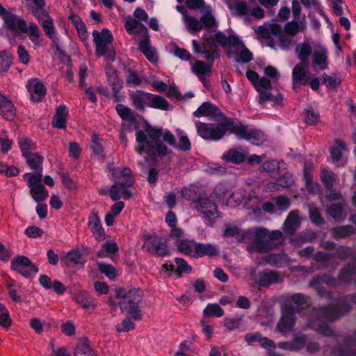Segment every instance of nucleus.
<instances>
[{
    "mask_svg": "<svg viewBox=\"0 0 356 356\" xmlns=\"http://www.w3.org/2000/svg\"><path fill=\"white\" fill-rule=\"evenodd\" d=\"M344 201H341L338 203L332 204L328 209L327 212L332 218L335 220H342L345 218L346 213L344 211L345 207Z\"/></svg>",
    "mask_w": 356,
    "mask_h": 356,
    "instance_id": "37998d69",
    "label": "nucleus"
},
{
    "mask_svg": "<svg viewBox=\"0 0 356 356\" xmlns=\"http://www.w3.org/2000/svg\"><path fill=\"white\" fill-rule=\"evenodd\" d=\"M26 160V163L29 166L35 171V172H40L42 174V163L43 157L39 155L38 153H31L24 155Z\"/></svg>",
    "mask_w": 356,
    "mask_h": 356,
    "instance_id": "79ce46f5",
    "label": "nucleus"
},
{
    "mask_svg": "<svg viewBox=\"0 0 356 356\" xmlns=\"http://www.w3.org/2000/svg\"><path fill=\"white\" fill-rule=\"evenodd\" d=\"M95 353V351L90 348L88 341L83 340L77 344L74 356H92Z\"/></svg>",
    "mask_w": 356,
    "mask_h": 356,
    "instance_id": "603ef678",
    "label": "nucleus"
},
{
    "mask_svg": "<svg viewBox=\"0 0 356 356\" xmlns=\"http://www.w3.org/2000/svg\"><path fill=\"white\" fill-rule=\"evenodd\" d=\"M196 118L207 117L210 119H221L225 118L220 109L213 104L205 102L193 112Z\"/></svg>",
    "mask_w": 356,
    "mask_h": 356,
    "instance_id": "aec40b11",
    "label": "nucleus"
},
{
    "mask_svg": "<svg viewBox=\"0 0 356 356\" xmlns=\"http://www.w3.org/2000/svg\"><path fill=\"white\" fill-rule=\"evenodd\" d=\"M138 49L150 62L155 63L157 61V53L156 49L150 45L149 37H146V38H143L140 40Z\"/></svg>",
    "mask_w": 356,
    "mask_h": 356,
    "instance_id": "72a5a7b5",
    "label": "nucleus"
},
{
    "mask_svg": "<svg viewBox=\"0 0 356 356\" xmlns=\"http://www.w3.org/2000/svg\"><path fill=\"white\" fill-rule=\"evenodd\" d=\"M89 227L96 238L101 239L104 236V232L102 227L100 220L97 217L90 218Z\"/></svg>",
    "mask_w": 356,
    "mask_h": 356,
    "instance_id": "5fc2aeb1",
    "label": "nucleus"
},
{
    "mask_svg": "<svg viewBox=\"0 0 356 356\" xmlns=\"http://www.w3.org/2000/svg\"><path fill=\"white\" fill-rule=\"evenodd\" d=\"M137 146L136 152L141 154L143 153L153 154L155 151L161 156L168 154V148L161 141H150L145 133L141 130L136 133Z\"/></svg>",
    "mask_w": 356,
    "mask_h": 356,
    "instance_id": "6e6552de",
    "label": "nucleus"
},
{
    "mask_svg": "<svg viewBox=\"0 0 356 356\" xmlns=\"http://www.w3.org/2000/svg\"><path fill=\"white\" fill-rule=\"evenodd\" d=\"M11 269L21 274L25 277L34 276L38 268L26 256L20 255L14 257L10 264Z\"/></svg>",
    "mask_w": 356,
    "mask_h": 356,
    "instance_id": "f8f14e48",
    "label": "nucleus"
},
{
    "mask_svg": "<svg viewBox=\"0 0 356 356\" xmlns=\"http://www.w3.org/2000/svg\"><path fill=\"white\" fill-rule=\"evenodd\" d=\"M238 3H244L246 6L247 11L245 14H241L238 10H237V7L234 6L232 8L229 7V8L231 10H233L235 12L236 15L238 16H243V15H251L258 19H261L264 17V11L262 8H261L259 6H256L253 8L252 9H250L247 5V3L242 1V0H236V1Z\"/></svg>",
    "mask_w": 356,
    "mask_h": 356,
    "instance_id": "a18cd8bd",
    "label": "nucleus"
},
{
    "mask_svg": "<svg viewBox=\"0 0 356 356\" xmlns=\"http://www.w3.org/2000/svg\"><path fill=\"white\" fill-rule=\"evenodd\" d=\"M143 293L138 289H133L127 292L120 289L117 291V297L122 298L120 307L122 312H127L134 321L141 319V312L138 309V304L141 301Z\"/></svg>",
    "mask_w": 356,
    "mask_h": 356,
    "instance_id": "39448f33",
    "label": "nucleus"
},
{
    "mask_svg": "<svg viewBox=\"0 0 356 356\" xmlns=\"http://www.w3.org/2000/svg\"><path fill=\"white\" fill-rule=\"evenodd\" d=\"M193 51L196 54H202L204 58L209 63L206 64L203 61L197 60L192 65L193 72L199 78L200 80H204L206 75L211 71V63L215 58L219 57V53L217 49V45L212 41L207 39L202 45H200L195 40L192 41Z\"/></svg>",
    "mask_w": 356,
    "mask_h": 356,
    "instance_id": "f03ea898",
    "label": "nucleus"
},
{
    "mask_svg": "<svg viewBox=\"0 0 356 356\" xmlns=\"http://www.w3.org/2000/svg\"><path fill=\"white\" fill-rule=\"evenodd\" d=\"M355 232L356 229H355L352 225H343L333 228L332 230V235L333 238L340 239L348 237Z\"/></svg>",
    "mask_w": 356,
    "mask_h": 356,
    "instance_id": "de8ad7c7",
    "label": "nucleus"
},
{
    "mask_svg": "<svg viewBox=\"0 0 356 356\" xmlns=\"http://www.w3.org/2000/svg\"><path fill=\"white\" fill-rule=\"evenodd\" d=\"M355 274L356 266L355 264H348L340 270L337 280L329 275L323 274L321 276L314 277L309 282V286L316 290L319 296L328 298L330 297V293L323 289V284H325L329 286H334L338 283H348L354 280Z\"/></svg>",
    "mask_w": 356,
    "mask_h": 356,
    "instance_id": "7ed1b4c3",
    "label": "nucleus"
},
{
    "mask_svg": "<svg viewBox=\"0 0 356 356\" xmlns=\"http://www.w3.org/2000/svg\"><path fill=\"white\" fill-rule=\"evenodd\" d=\"M97 268L102 273L105 274L109 278H114L116 276L115 268L110 264L98 262Z\"/></svg>",
    "mask_w": 356,
    "mask_h": 356,
    "instance_id": "0e129e2a",
    "label": "nucleus"
},
{
    "mask_svg": "<svg viewBox=\"0 0 356 356\" xmlns=\"http://www.w3.org/2000/svg\"><path fill=\"white\" fill-rule=\"evenodd\" d=\"M149 107L163 111H168L170 109V105L163 97L150 93Z\"/></svg>",
    "mask_w": 356,
    "mask_h": 356,
    "instance_id": "49530a36",
    "label": "nucleus"
},
{
    "mask_svg": "<svg viewBox=\"0 0 356 356\" xmlns=\"http://www.w3.org/2000/svg\"><path fill=\"white\" fill-rule=\"evenodd\" d=\"M225 134L227 131H229L230 134H235L238 138L247 139L250 130L248 127L228 118H225Z\"/></svg>",
    "mask_w": 356,
    "mask_h": 356,
    "instance_id": "4be33fe9",
    "label": "nucleus"
},
{
    "mask_svg": "<svg viewBox=\"0 0 356 356\" xmlns=\"http://www.w3.org/2000/svg\"><path fill=\"white\" fill-rule=\"evenodd\" d=\"M245 342L249 346H253L255 343H258L262 348L266 350L275 348V343L266 337H262L261 334L258 332L248 333L244 337Z\"/></svg>",
    "mask_w": 356,
    "mask_h": 356,
    "instance_id": "b1692460",
    "label": "nucleus"
},
{
    "mask_svg": "<svg viewBox=\"0 0 356 356\" xmlns=\"http://www.w3.org/2000/svg\"><path fill=\"white\" fill-rule=\"evenodd\" d=\"M222 158L227 162L241 163L245 160V155L237 150L229 149L223 154Z\"/></svg>",
    "mask_w": 356,
    "mask_h": 356,
    "instance_id": "3c124183",
    "label": "nucleus"
},
{
    "mask_svg": "<svg viewBox=\"0 0 356 356\" xmlns=\"http://www.w3.org/2000/svg\"><path fill=\"white\" fill-rule=\"evenodd\" d=\"M215 40L225 48L228 53L229 50L234 47L239 38L236 35L227 36L224 33L218 32L215 34Z\"/></svg>",
    "mask_w": 356,
    "mask_h": 356,
    "instance_id": "e433bc0d",
    "label": "nucleus"
},
{
    "mask_svg": "<svg viewBox=\"0 0 356 356\" xmlns=\"http://www.w3.org/2000/svg\"><path fill=\"white\" fill-rule=\"evenodd\" d=\"M150 93L143 90H136L130 95L133 105L139 111H144L146 106L149 107Z\"/></svg>",
    "mask_w": 356,
    "mask_h": 356,
    "instance_id": "7c9ffc66",
    "label": "nucleus"
},
{
    "mask_svg": "<svg viewBox=\"0 0 356 356\" xmlns=\"http://www.w3.org/2000/svg\"><path fill=\"white\" fill-rule=\"evenodd\" d=\"M312 65L318 67L321 70H324L328 67L327 62V50L321 46L314 48L312 55Z\"/></svg>",
    "mask_w": 356,
    "mask_h": 356,
    "instance_id": "bb28decb",
    "label": "nucleus"
},
{
    "mask_svg": "<svg viewBox=\"0 0 356 356\" xmlns=\"http://www.w3.org/2000/svg\"><path fill=\"white\" fill-rule=\"evenodd\" d=\"M348 300L356 304V293L340 300L337 305H329L319 309H313L312 313L314 319L309 322L308 327L320 334L330 336L333 332L325 321H332L348 313L350 310V307L347 303Z\"/></svg>",
    "mask_w": 356,
    "mask_h": 356,
    "instance_id": "f257e3e1",
    "label": "nucleus"
},
{
    "mask_svg": "<svg viewBox=\"0 0 356 356\" xmlns=\"http://www.w3.org/2000/svg\"><path fill=\"white\" fill-rule=\"evenodd\" d=\"M304 63L297 64L292 71L293 89L296 90L300 85H307L309 83V77L307 76V67Z\"/></svg>",
    "mask_w": 356,
    "mask_h": 356,
    "instance_id": "412c9836",
    "label": "nucleus"
},
{
    "mask_svg": "<svg viewBox=\"0 0 356 356\" xmlns=\"http://www.w3.org/2000/svg\"><path fill=\"white\" fill-rule=\"evenodd\" d=\"M175 261L176 266L172 264H165L162 266V269L168 272L169 275L180 277L182 273H189L192 271L191 267L184 259L177 257Z\"/></svg>",
    "mask_w": 356,
    "mask_h": 356,
    "instance_id": "5701e85b",
    "label": "nucleus"
},
{
    "mask_svg": "<svg viewBox=\"0 0 356 356\" xmlns=\"http://www.w3.org/2000/svg\"><path fill=\"white\" fill-rule=\"evenodd\" d=\"M24 179L27 180L30 188V194L36 202L44 201L49 196V193L41 184L42 174L35 172L34 174L25 173Z\"/></svg>",
    "mask_w": 356,
    "mask_h": 356,
    "instance_id": "9d476101",
    "label": "nucleus"
},
{
    "mask_svg": "<svg viewBox=\"0 0 356 356\" xmlns=\"http://www.w3.org/2000/svg\"><path fill=\"white\" fill-rule=\"evenodd\" d=\"M14 8L6 10L0 3V16L3 20L4 26L15 33H25L26 24L25 21L15 13Z\"/></svg>",
    "mask_w": 356,
    "mask_h": 356,
    "instance_id": "9b49d317",
    "label": "nucleus"
},
{
    "mask_svg": "<svg viewBox=\"0 0 356 356\" xmlns=\"http://www.w3.org/2000/svg\"><path fill=\"white\" fill-rule=\"evenodd\" d=\"M306 29L307 21L305 16L303 15L302 19H293L287 22L284 27V31L286 35L294 36L303 32Z\"/></svg>",
    "mask_w": 356,
    "mask_h": 356,
    "instance_id": "cd10ccee",
    "label": "nucleus"
},
{
    "mask_svg": "<svg viewBox=\"0 0 356 356\" xmlns=\"http://www.w3.org/2000/svg\"><path fill=\"white\" fill-rule=\"evenodd\" d=\"M92 36L97 56H102L108 54L111 59L113 60L115 54L112 47L113 35L110 31L106 29H103L101 32L94 30Z\"/></svg>",
    "mask_w": 356,
    "mask_h": 356,
    "instance_id": "1a4fd4ad",
    "label": "nucleus"
},
{
    "mask_svg": "<svg viewBox=\"0 0 356 356\" xmlns=\"http://www.w3.org/2000/svg\"><path fill=\"white\" fill-rule=\"evenodd\" d=\"M225 118L218 119L220 123H205L200 121L195 122L197 133L204 140L217 141L225 136Z\"/></svg>",
    "mask_w": 356,
    "mask_h": 356,
    "instance_id": "0eeeda50",
    "label": "nucleus"
},
{
    "mask_svg": "<svg viewBox=\"0 0 356 356\" xmlns=\"http://www.w3.org/2000/svg\"><path fill=\"white\" fill-rule=\"evenodd\" d=\"M315 237L316 235L313 232L309 234H300L291 238V243L298 247L304 243L312 241Z\"/></svg>",
    "mask_w": 356,
    "mask_h": 356,
    "instance_id": "e2e57ef3",
    "label": "nucleus"
},
{
    "mask_svg": "<svg viewBox=\"0 0 356 356\" xmlns=\"http://www.w3.org/2000/svg\"><path fill=\"white\" fill-rule=\"evenodd\" d=\"M106 74L108 83L112 87L115 101L119 102L120 100V97L118 95V92L122 88V81L118 78L115 70H110L106 72Z\"/></svg>",
    "mask_w": 356,
    "mask_h": 356,
    "instance_id": "4c0bfd02",
    "label": "nucleus"
},
{
    "mask_svg": "<svg viewBox=\"0 0 356 356\" xmlns=\"http://www.w3.org/2000/svg\"><path fill=\"white\" fill-rule=\"evenodd\" d=\"M215 40L225 48L228 53L229 50L234 47L239 38L236 35L227 36L224 33L218 32L215 34Z\"/></svg>",
    "mask_w": 356,
    "mask_h": 356,
    "instance_id": "c9c22d12",
    "label": "nucleus"
},
{
    "mask_svg": "<svg viewBox=\"0 0 356 356\" xmlns=\"http://www.w3.org/2000/svg\"><path fill=\"white\" fill-rule=\"evenodd\" d=\"M246 140L254 145H259L266 140V136L261 131L250 129Z\"/></svg>",
    "mask_w": 356,
    "mask_h": 356,
    "instance_id": "4d7b16f0",
    "label": "nucleus"
},
{
    "mask_svg": "<svg viewBox=\"0 0 356 356\" xmlns=\"http://www.w3.org/2000/svg\"><path fill=\"white\" fill-rule=\"evenodd\" d=\"M228 56L236 62L248 63L253 58L252 54L239 39L233 49L229 51Z\"/></svg>",
    "mask_w": 356,
    "mask_h": 356,
    "instance_id": "6ab92c4d",
    "label": "nucleus"
},
{
    "mask_svg": "<svg viewBox=\"0 0 356 356\" xmlns=\"http://www.w3.org/2000/svg\"><path fill=\"white\" fill-rule=\"evenodd\" d=\"M31 99L34 102H40L46 94V88L42 83L36 80L29 81L27 85Z\"/></svg>",
    "mask_w": 356,
    "mask_h": 356,
    "instance_id": "c85d7f7f",
    "label": "nucleus"
},
{
    "mask_svg": "<svg viewBox=\"0 0 356 356\" xmlns=\"http://www.w3.org/2000/svg\"><path fill=\"white\" fill-rule=\"evenodd\" d=\"M191 207L202 215L204 222L207 225L212 226L216 220L219 218L218 207L213 200L207 195H201L197 200H193Z\"/></svg>",
    "mask_w": 356,
    "mask_h": 356,
    "instance_id": "423d86ee",
    "label": "nucleus"
},
{
    "mask_svg": "<svg viewBox=\"0 0 356 356\" xmlns=\"http://www.w3.org/2000/svg\"><path fill=\"white\" fill-rule=\"evenodd\" d=\"M108 192L113 201H117L121 197H123L124 200H129L131 195L127 187H122L115 182L111 186Z\"/></svg>",
    "mask_w": 356,
    "mask_h": 356,
    "instance_id": "a19ab883",
    "label": "nucleus"
},
{
    "mask_svg": "<svg viewBox=\"0 0 356 356\" xmlns=\"http://www.w3.org/2000/svg\"><path fill=\"white\" fill-rule=\"evenodd\" d=\"M39 282L47 290L53 289L57 294H63L66 290L65 286L58 280L51 281V278L46 275H40Z\"/></svg>",
    "mask_w": 356,
    "mask_h": 356,
    "instance_id": "2f4dec72",
    "label": "nucleus"
},
{
    "mask_svg": "<svg viewBox=\"0 0 356 356\" xmlns=\"http://www.w3.org/2000/svg\"><path fill=\"white\" fill-rule=\"evenodd\" d=\"M12 64V56L6 50L0 51V73L7 72Z\"/></svg>",
    "mask_w": 356,
    "mask_h": 356,
    "instance_id": "6e6d98bb",
    "label": "nucleus"
},
{
    "mask_svg": "<svg viewBox=\"0 0 356 356\" xmlns=\"http://www.w3.org/2000/svg\"><path fill=\"white\" fill-rule=\"evenodd\" d=\"M296 323L295 310L290 305L282 308V317L277 324V330L283 334L289 332Z\"/></svg>",
    "mask_w": 356,
    "mask_h": 356,
    "instance_id": "4468645a",
    "label": "nucleus"
},
{
    "mask_svg": "<svg viewBox=\"0 0 356 356\" xmlns=\"http://www.w3.org/2000/svg\"><path fill=\"white\" fill-rule=\"evenodd\" d=\"M337 175L331 170L323 168L321 172V179L325 186L328 191H333L334 183L336 180Z\"/></svg>",
    "mask_w": 356,
    "mask_h": 356,
    "instance_id": "09e8293b",
    "label": "nucleus"
},
{
    "mask_svg": "<svg viewBox=\"0 0 356 356\" xmlns=\"http://www.w3.org/2000/svg\"><path fill=\"white\" fill-rule=\"evenodd\" d=\"M143 248L152 254L165 256L168 253L166 240L159 236H145Z\"/></svg>",
    "mask_w": 356,
    "mask_h": 356,
    "instance_id": "ddd939ff",
    "label": "nucleus"
},
{
    "mask_svg": "<svg viewBox=\"0 0 356 356\" xmlns=\"http://www.w3.org/2000/svg\"><path fill=\"white\" fill-rule=\"evenodd\" d=\"M218 250L216 245L210 243H198L195 245V257H203L205 255L213 256L217 254Z\"/></svg>",
    "mask_w": 356,
    "mask_h": 356,
    "instance_id": "c03bdc74",
    "label": "nucleus"
},
{
    "mask_svg": "<svg viewBox=\"0 0 356 356\" xmlns=\"http://www.w3.org/2000/svg\"><path fill=\"white\" fill-rule=\"evenodd\" d=\"M11 324L8 309L0 303V325L3 327H8Z\"/></svg>",
    "mask_w": 356,
    "mask_h": 356,
    "instance_id": "338daca9",
    "label": "nucleus"
},
{
    "mask_svg": "<svg viewBox=\"0 0 356 356\" xmlns=\"http://www.w3.org/2000/svg\"><path fill=\"white\" fill-rule=\"evenodd\" d=\"M296 53L301 63L308 65L309 58L313 53L310 43L308 41H305L302 43L297 44L296 47Z\"/></svg>",
    "mask_w": 356,
    "mask_h": 356,
    "instance_id": "f704fd0d",
    "label": "nucleus"
},
{
    "mask_svg": "<svg viewBox=\"0 0 356 356\" xmlns=\"http://www.w3.org/2000/svg\"><path fill=\"white\" fill-rule=\"evenodd\" d=\"M319 114L313 108L309 107L305 109V121L308 125H314L318 122Z\"/></svg>",
    "mask_w": 356,
    "mask_h": 356,
    "instance_id": "680f3d73",
    "label": "nucleus"
},
{
    "mask_svg": "<svg viewBox=\"0 0 356 356\" xmlns=\"http://www.w3.org/2000/svg\"><path fill=\"white\" fill-rule=\"evenodd\" d=\"M12 143L13 142L8 138L6 132L2 131L0 133V145L1 152L7 153L11 149Z\"/></svg>",
    "mask_w": 356,
    "mask_h": 356,
    "instance_id": "774afa93",
    "label": "nucleus"
},
{
    "mask_svg": "<svg viewBox=\"0 0 356 356\" xmlns=\"http://www.w3.org/2000/svg\"><path fill=\"white\" fill-rule=\"evenodd\" d=\"M0 111L3 118L8 120L14 119L15 108L12 102L0 92Z\"/></svg>",
    "mask_w": 356,
    "mask_h": 356,
    "instance_id": "473e14b6",
    "label": "nucleus"
},
{
    "mask_svg": "<svg viewBox=\"0 0 356 356\" xmlns=\"http://www.w3.org/2000/svg\"><path fill=\"white\" fill-rule=\"evenodd\" d=\"M19 145L22 152V155L33 153L36 149L35 144L27 138H22L19 140Z\"/></svg>",
    "mask_w": 356,
    "mask_h": 356,
    "instance_id": "13d9d810",
    "label": "nucleus"
},
{
    "mask_svg": "<svg viewBox=\"0 0 356 356\" xmlns=\"http://www.w3.org/2000/svg\"><path fill=\"white\" fill-rule=\"evenodd\" d=\"M42 26L46 35L49 36L51 39L54 40L55 35H54L55 27L54 25L52 18L51 17H47V19L43 20L42 23Z\"/></svg>",
    "mask_w": 356,
    "mask_h": 356,
    "instance_id": "69168bd1",
    "label": "nucleus"
},
{
    "mask_svg": "<svg viewBox=\"0 0 356 356\" xmlns=\"http://www.w3.org/2000/svg\"><path fill=\"white\" fill-rule=\"evenodd\" d=\"M254 229H264L266 231L264 236L261 238V243L266 247L262 250H253L256 252L263 253L270 251L273 248L271 241H280L283 236L282 232L279 230H273L269 232L267 229L263 227H254Z\"/></svg>",
    "mask_w": 356,
    "mask_h": 356,
    "instance_id": "a878e982",
    "label": "nucleus"
},
{
    "mask_svg": "<svg viewBox=\"0 0 356 356\" xmlns=\"http://www.w3.org/2000/svg\"><path fill=\"white\" fill-rule=\"evenodd\" d=\"M184 22L186 24L187 28L193 32H199L202 29V24L201 20L199 21L196 18L184 15Z\"/></svg>",
    "mask_w": 356,
    "mask_h": 356,
    "instance_id": "052dcab7",
    "label": "nucleus"
},
{
    "mask_svg": "<svg viewBox=\"0 0 356 356\" xmlns=\"http://www.w3.org/2000/svg\"><path fill=\"white\" fill-rule=\"evenodd\" d=\"M125 29L128 33L131 35L138 34L143 38L149 37L148 35V30L142 23L137 21L131 17H129L125 22Z\"/></svg>",
    "mask_w": 356,
    "mask_h": 356,
    "instance_id": "c756f323",
    "label": "nucleus"
},
{
    "mask_svg": "<svg viewBox=\"0 0 356 356\" xmlns=\"http://www.w3.org/2000/svg\"><path fill=\"white\" fill-rule=\"evenodd\" d=\"M259 203V197L256 195L253 191L247 192L243 188L236 190L228 198L227 203L230 206H234L233 203L239 204L244 202V204L248 207H251L250 202Z\"/></svg>",
    "mask_w": 356,
    "mask_h": 356,
    "instance_id": "dca6fc26",
    "label": "nucleus"
},
{
    "mask_svg": "<svg viewBox=\"0 0 356 356\" xmlns=\"http://www.w3.org/2000/svg\"><path fill=\"white\" fill-rule=\"evenodd\" d=\"M74 300L83 308H94L97 302L86 291H82L74 295Z\"/></svg>",
    "mask_w": 356,
    "mask_h": 356,
    "instance_id": "ea45409f",
    "label": "nucleus"
},
{
    "mask_svg": "<svg viewBox=\"0 0 356 356\" xmlns=\"http://www.w3.org/2000/svg\"><path fill=\"white\" fill-rule=\"evenodd\" d=\"M196 242L193 241L179 240L177 242V246L179 252L185 254L195 257Z\"/></svg>",
    "mask_w": 356,
    "mask_h": 356,
    "instance_id": "8fccbe9b",
    "label": "nucleus"
},
{
    "mask_svg": "<svg viewBox=\"0 0 356 356\" xmlns=\"http://www.w3.org/2000/svg\"><path fill=\"white\" fill-rule=\"evenodd\" d=\"M348 152L346 143L340 139H335L330 147L332 161L337 166H343L346 163Z\"/></svg>",
    "mask_w": 356,
    "mask_h": 356,
    "instance_id": "2eb2a0df",
    "label": "nucleus"
},
{
    "mask_svg": "<svg viewBox=\"0 0 356 356\" xmlns=\"http://www.w3.org/2000/svg\"><path fill=\"white\" fill-rule=\"evenodd\" d=\"M67 115L68 112L66 106H60L58 107L52 120V125L58 129L65 128Z\"/></svg>",
    "mask_w": 356,
    "mask_h": 356,
    "instance_id": "58836bf2",
    "label": "nucleus"
},
{
    "mask_svg": "<svg viewBox=\"0 0 356 356\" xmlns=\"http://www.w3.org/2000/svg\"><path fill=\"white\" fill-rule=\"evenodd\" d=\"M264 229L250 228L242 230L236 226H230L225 229L224 237H231L237 242H245L248 243L247 250L250 252L253 250H262L265 245L261 244V238L264 236Z\"/></svg>",
    "mask_w": 356,
    "mask_h": 356,
    "instance_id": "20e7f679",
    "label": "nucleus"
},
{
    "mask_svg": "<svg viewBox=\"0 0 356 356\" xmlns=\"http://www.w3.org/2000/svg\"><path fill=\"white\" fill-rule=\"evenodd\" d=\"M6 286L11 298L15 302H20L21 296L18 294V291L20 290L21 286L17 284L15 281L12 279L6 282Z\"/></svg>",
    "mask_w": 356,
    "mask_h": 356,
    "instance_id": "bf43d9fd",
    "label": "nucleus"
},
{
    "mask_svg": "<svg viewBox=\"0 0 356 356\" xmlns=\"http://www.w3.org/2000/svg\"><path fill=\"white\" fill-rule=\"evenodd\" d=\"M111 179L122 187H129L134 183L131 170L129 168L111 169Z\"/></svg>",
    "mask_w": 356,
    "mask_h": 356,
    "instance_id": "f3484780",
    "label": "nucleus"
},
{
    "mask_svg": "<svg viewBox=\"0 0 356 356\" xmlns=\"http://www.w3.org/2000/svg\"><path fill=\"white\" fill-rule=\"evenodd\" d=\"M203 315L204 318L221 317L224 315V311L218 304H209L204 309Z\"/></svg>",
    "mask_w": 356,
    "mask_h": 356,
    "instance_id": "864d4df0",
    "label": "nucleus"
},
{
    "mask_svg": "<svg viewBox=\"0 0 356 356\" xmlns=\"http://www.w3.org/2000/svg\"><path fill=\"white\" fill-rule=\"evenodd\" d=\"M301 223L300 211L298 210L291 211L283 225V231L287 235H293L299 228Z\"/></svg>",
    "mask_w": 356,
    "mask_h": 356,
    "instance_id": "393cba45",
    "label": "nucleus"
},
{
    "mask_svg": "<svg viewBox=\"0 0 356 356\" xmlns=\"http://www.w3.org/2000/svg\"><path fill=\"white\" fill-rule=\"evenodd\" d=\"M283 280L280 273L266 269L257 275L256 282L260 286L268 287L271 284L282 283Z\"/></svg>",
    "mask_w": 356,
    "mask_h": 356,
    "instance_id": "a211bd4d",
    "label": "nucleus"
}]
</instances>
